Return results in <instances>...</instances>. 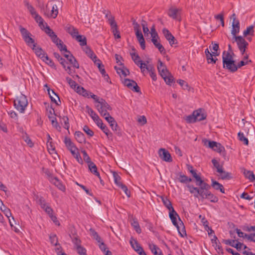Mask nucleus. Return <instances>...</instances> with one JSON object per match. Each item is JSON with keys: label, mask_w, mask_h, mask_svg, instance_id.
Wrapping results in <instances>:
<instances>
[{"label": "nucleus", "mask_w": 255, "mask_h": 255, "mask_svg": "<svg viewBox=\"0 0 255 255\" xmlns=\"http://www.w3.org/2000/svg\"><path fill=\"white\" fill-rule=\"evenodd\" d=\"M198 186L199 187H195L191 185L187 186L190 193L193 194L195 198H200L202 200L208 199L212 203H216L218 201V198L209 190L210 186L208 184L203 181Z\"/></svg>", "instance_id": "obj_1"}, {"label": "nucleus", "mask_w": 255, "mask_h": 255, "mask_svg": "<svg viewBox=\"0 0 255 255\" xmlns=\"http://www.w3.org/2000/svg\"><path fill=\"white\" fill-rule=\"evenodd\" d=\"M157 69L160 75L164 79L167 84L170 85L173 81V78L167 70L166 66L159 60L158 61Z\"/></svg>", "instance_id": "obj_2"}, {"label": "nucleus", "mask_w": 255, "mask_h": 255, "mask_svg": "<svg viewBox=\"0 0 255 255\" xmlns=\"http://www.w3.org/2000/svg\"><path fill=\"white\" fill-rule=\"evenodd\" d=\"M207 115L202 109L194 111L192 115L186 117V121L188 123H194L206 119Z\"/></svg>", "instance_id": "obj_3"}, {"label": "nucleus", "mask_w": 255, "mask_h": 255, "mask_svg": "<svg viewBox=\"0 0 255 255\" xmlns=\"http://www.w3.org/2000/svg\"><path fill=\"white\" fill-rule=\"evenodd\" d=\"M28 105V101L26 97L21 94L16 97L14 100V108L20 113H24L26 108Z\"/></svg>", "instance_id": "obj_4"}, {"label": "nucleus", "mask_w": 255, "mask_h": 255, "mask_svg": "<svg viewBox=\"0 0 255 255\" xmlns=\"http://www.w3.org/2000/svg\"><path fill=\"white\" fill-rule=\"evenodd\" d=\"M169 216L170 219L172 221V224L177 228L179 234H180L181 236L183 237V235L180 232V228H182V231L183 233L185 234V230L184 229L183 223L182 221L181 220L180 218H179V215H178L177 212L175 210H174L173 212H172V211L169 212Z\"/></svg>", "instance_id": "obj_5"}, {"label": "nucleus", "mask_w": 255, "mask_h": 255, "mask_svg": "<svg viewBox=\"0 0 255 255\" xmlns=\"http://www.w3.org/2000/svg\"><path fill=\"white\" fill-rule=\"evenodd\" d=\"M95 107L101 116L102 117L106 116L108 114H109L107 111L111 110L112 108L107 103L105 100L103 98L100 100V101L95 105Z\"/></svg>", "instance_id": "obj_6"}, {"label": "nucleus", "mask_w": 255, "mask_h": 255, "mask_svg": "<svg viewBox=\"0 0 255 255\" xmlns=\"http://www.w3.org/2000/svg\"><path fill=\"white\" fill-rule=\"evenodd\" d=\"M58 13V8L56 4L53 2H48L45 10V14L49 17L55 18Z\"/></svg>", "instance_id": "obj_7"}, {"label": "nucleus", "mask_w": 255, "mask_h": 255, "mask_svg": "<svg viewBox=\"0 0 255 255\" xmlns=\"http://www.w3.org/2000/svg\"><path fill=\"white\" fill-rule=\"evenodd\" d=\"M203 142L205 146L212 149L213 150L217 151L218 152L221 153L224 147L219 143H218L214 141H210L207 139L203 140Z\"/></svg>", "instance_id": "obj_8"}, {"label": "nucleus", "mask_w": 255, "mask_h": 255, "mask_svg": "<svg viewBox=\"0 0 255 255\" xmlns=\"http://www.w3.org/2000/svg\"><path fill=\"white\" fill-rule=\"evenodd\" d=\"M234 39L241 53L244 54L249 44L241 36H236Z\"/></svg>", "instance_id": "obj_9"}, {"label": "nucleus", "mask_w": 255, "mask_h": 255, "mask_svg": "<svg viewBox=\"0 0 255 255\" xmlns=\"http://www.w3.org/2000/svg\"><path fill=\"white\" fill-rule=\"evenodd\" d=\"M231 18L233 19V22L232 24V29L231 30V34L233 35L234 38L237 36L240 32V22L238 19L236 18V15L235 13H233L231 16Z\"/></svg>", "instance_id": "obj_10"}, {"label": "nucleus", "mask_w": 255, "mask_h": 255, "mask_svg": "<svg viewBox=\"0 0 255 255\" xmlns=\"http://www.w3.org/2000/svg\"><path fill=\"white\" fill-rule=\"evenodd\" d=\"M66 80L70 87L74 90H76L77 93L82 94V92H86V91L83 87L78 86L75 81L71 79L70 78L67 77L66 78Z\"/></svg>", "instance_id": "obj_11"}, {"label": "nucleus", "mask_w": 255, "mask_h": 255, "mask_svg": "<svg viewBox=\"0 0 255 255\" xmlns=\"http://www.w3.org/2000/svg\"><path fill=\"white\" fill-rule=\"evenodd\" d=\"M124 85L128 88L136 92H140V88L137 83L133 80L128 79H125L123 82Z\"/></svg>", "instance_id": "obj_12"}, {"label": "nucleus", "mask_w": 255, "mask_h": 255, "mask_svg": "<svg viewBox=\"0 0 255 255\" xmlns=\"http://www.w3.org/2000/svg\"><path fill=\"white\" fill-rule=\"evenodd\" d=\"M158 154L160 158L164 161L170 162L172 161L170 153L164 148L159 149Z\"/></svg>", "instance_id": "obj_13"}, {"label": "nucleus", "mask_w": 255, "mask_h": 255, "mask_svg": "<svg viewBox=\"0 0 255 255\" xmlns=\"http://www.w3.org/2000/svg\"><path fill=\"white\" fill-rule=\"evenodd\" d=\"M162 33L171 46H173V45L176 43V39L174 36L167 29L165 28H163L162 29Z\"/></svg>", "instance_id": "obj_14"}, {"label": "nucleus", "mask_w": 255, "mask_h": 255, "mask_svg": "<svg viewBox=\"0 0 255 255\" xmlns=\"http://www.w3.org/2000/svg\"><path fill=\"white\" fill-rule=\"evenodd\" d=\"M97 126L99 127L105 133L108 138H112L113 134L109 130L108 128L103 124V121L101 120L99 121L98 123L96 124Z\"/></svg>", "instance_id": "obj_15"}, {"label": "nucleus", "mask_w": 255, "mask_h": 255, "mask_svg": "<svg viewBox=\"0 0 255 255\" xmlns=\"http://www.w3.org/2000/svg\"><path fill=\"white\" fill-rule=\"evenodd\" d=\"M103 117L109 123L112 130L114 131H117L118 126L117 123L114 118L111 116L109 114Z\"/></svg>", "instance_id": "obj_16"}, {"label": "nucleus", "mask_w": 255, "mask_h": 255, "mask_svg": "<svg viewBox=\"0 0 255 255\" xmlns=\"http://www.w3.org/2000/svg\"><path fill=\"white\" fill-rule=\"evenodd\" d=\"M65 52L66 53L64 54V57L67 59L69 62L72 64L74 67L79 68V65L74 57L67 50V51Z\"/></svg>", "instance_id": "obj_17"}, {"label": "nucleus", "mask_w": 255, "mask_h": 255, "mask_svg": "<svg viewBox=\"0 0 255 255\" xmlns=\"http://www.w3.org/2000/svg\"><path fill=\"white\" fill-rule=\"evenodd\" d=\"M51 40L52 42L56 45L58 49L61 51H67V48L65 44H63V42L60 39L57 35L55 36Z\"/></svg>", "instance_id": "obj_18"}, {"label": "nucleus", "mask_w": 255, "mask_h": 255, "mask_svg": "<svg viewBox=\"0 0 255 255\" xmlns=\"http://www.w3.org/2000/svg\"><path fill=\"white\" fill-rule=\"evenodd\" d=\"M224 68H225L229 70L230 71L234 72L238 70V67L235 63V61L233 60L225 61L223 63Z\"/></svg>", "instance_id": "obj_19"}, {"label": "nucleus", "mask_w": 255, "mask_h": 255, "mask_svg": "<svg viewBox=\"0 0 255 255\" xmlns=\"http://www.w3.org/2000/svg\"><path fill=\"white\" fill-rule=\"evenodd\" d=\"M181 9L175 7H171L168 11V15L173 19H177L180 15Z\"/></svg>", "instance_id": "obj_20"}, {"label": "nucleus", "mask_w": 255, "mask_h": 255, "mask_svg": "<svg viewBox=\"0 0 255 255\" xmlns=\"http://www.w3.org/2000/svg\"><path fill=\"white\" fill-rule=\"evenodd\" d=\"M188 169L189 172L191 173L193 177L195 178L196 180V185H198L202 183L204 181L201 179L200 175H198L196 173V170L193 169V168L192 166L189 165L188 167Z\"/></svg>", "instance_id": "obj_21"}, {"label": "nucleus", "mask_w": 255, "mask_h": 255, "mask_svg": "<svg viewBox=\"0 0 255 255\" xmlns=\"http://www.w3.org/2000/svg\"><path fill=\"white\" fill-rule=\"evenodd\" d=\"M86 112L88 113L89 116L96 124L98 123L99 121L101 120L98 115L89 106H86Z\"/></svg>", "instance_id": "obj_22"}, {"label": "nucleus", "mask_w": 255, "mask_h": 255, "mask_svg": "<svg viewBox=\"0 0 255 255\" xmlns=\"http://www.w3.org/2000/svg\"><path fill=\"white\" fill-rule=\"evenodd\" d=\"M50 182L56 186L59 190L65 191V187L62 182L55 177H52L50 179Z\"/></svg>", "instance_id": "obj_23"}, {"label": "nucleus", "mask_w": 255, "mask_h": 255, "mask_svg": "<svg viewBox=\"0 0 255 255\" xmlns=\"http://www.w3.org/2000/svg\"><path fill=\"white\" fill-rule=\"evenodd\" d=\"M44 86L47 88V91H48V94L49 95L51 101L54 102L57 105H58L56 99V98H57L58 101H60V99L58 95L53 90H51L47 84H45Z\"/></svg>", "instance_id": "obj_24"}, {"label": "nucleus", "mask_w": 255, "mask_h": 255, "mask_svg": "<svg viewBox=\"0 0 255 255\" xmlns=\"http://www.w3.org/2000/svg\"><path fill=\"white\" fill-rule=\"evenodd\" d=\"M66 31L69 33L73 38L78 34V31L77 28L70 24H67L65 27Z\"/></svg>", "instance_id": "obj_25"}, {"label": "nucleus", "mask_w": 255, "mask_h": 255, "mask_svg": "<svg viewBox=\"0 0 255 255\" xmlns=\"http://www.w3.org/2000/svg\"><path fill=\"white\" fill-rule=\"evenodd\" d=\"M84 46V47H83V50L88 57H89L93 61H94L97 58L93 51L88 46H87V45Z\"/></svg>", "instance_id": "obj_26"}, {"label": "nucleus", "mask_w": 255, "mask_h": 255, "mask_svg": "<svg viewBox=\"0 0 255 255\" xmlns=\"http://www.w3.org/2000/svg\"><path fill=\"white\" fill-rule=\"evenodd\" d=\"M64 142L66 146L69 150H72L76 149L77 147L75 144L72 141L71 139L68 137H65L64 138Z\"/></svg>", "instance_id": "obj_27"}, {"label": "nucleus", "mask_w": 255, "mask_h": 255, "mask_svg": "<svg viewBox=\"0 0 255 255\" xmlns=\"http://www.w3.org/2000/svg\"><path fill=\"white\" fill-rule=\"evenodd\" d=\"M161 200L164 205L167 208L169 211L173 212L174 209L172 207L170 201L166 197H161Z\"/></svg>", "instance_id": "obj_28"}, {"label": "nucleus", "mask_w": 255, "mask_h": 255, "mask_svg": "<svg viewBox=\"0 0 255 255\" xmlns=\"http://www.w3.org/2000/svg\"><path fill=\"white\" fill-rule=\"evenodd\" d=\"M32 49L34 51L36 55L42 60L47 55L45 52L40 47H36L35 46L34 48L32 47Z\"/></svg>", "instance_id": "obj_29"}, {"label": "nucleus", "mask_w": 255, "mask_h": 255, "mask_svg": "<svg viewBox=\"0 0 255 255\" xmlns=\"http://www.w3.org/2000/svg\"><path fill=\"white\" fill-rule=\"evenodd\" d=\"M115 69L120 76L123 75L124 77H126L129 74L128 70L124 66H123L122 67H117V66H115Z\"/></svg>", "instance_id": "obj_30"}, {"label": "nucleus", "mask_w": 255, "mask_h": 255, "mask_svg": "<svg viewBox=\"0 0 255 255\" xmlns=\"http://www.w3.org/2000/svg\"><path fill=\"white\" fill-rule=\"evenodd\" d=\"M103 13L105 14V17L108 19L110 26L117 23L115 20L114 16L112 15L110 11L105 10Z\"/></svg>", "instance_id": "obj_31"}, {"label": "nucleus", "mask_w": 255, "mask_h": 255, "mask_svg": "<svg viewBox=\"0 0 255 255\" xmlns=\"http://www.w3.org/2000/svg\"><path fill=\"white\" fill-rule=\"evenodd\" d=\"M88 167L90 171L101 179V176L100 173L97 171V168L96 164L94 162H92L88 164Z\"/></svg>", "instance_id": "obj_32"}, {"label": "nucleus", "mask_w": 255, "mask_h": 255, "mask_svg": "<svg viewBox=\"0 0 255 255\" xmlns=\"http://www.w3.org/2000/svg\"><path fill=\"white\" fill-rule=\"evenodd\" d=\"M211 185L215 190H219L221 193H225V189L223 186L218 182L212 179Z\"/></svg>", "instance_id": "obj_33"}, {"label": "nucleus", "mask_w": 255, "mask_h": 255, "mask_svg": "<svg viewBox=\"0 0 255 255\" xmlns=\"http://www.w3.org/2000/svg\"><path fill=\"white\" fill-rule=\"evenodd\" d=\"M24 4L25 6L26 7V8H27V9L28 10L32 17H34L35 15L38 14L34 7L32 5H31L28 1L24 0Z\"/></svg>", "instance_id": "obj_34"}, {"label": "nucleus", "mask_w": 255, "mask_h": 255, "mask_svg": "<svg viewBox=\"0 0 255 255\" xmlns=\"http://www.w3.org/2000/svg\"><path fill=\"white\" fill-rule=\"evenodd\" d=\"M74 38L80 43L81 46H84L87 45V39L85 36L78 34Z\"/></svg>", "instance_id": "obj_35"}, {"label": "nucleus", "mask_w": 255, "mask_h": 255, "mask_svg": "<svg viewBox=\"0 0 255 255\" xmlns=\"http://www.w3.org/2000/svg\"><path fill=\"white\" fill-rule=\"evenodd\" d=\"M178 180L182 183H187L192 181V179L191 178H189L187 176L182 174V173H179L178 174Z\"/></svg>", "instance_id": "obj_36"}, {"label": "nucleus", "mask_w": 255, "mask_h": 255, "mask_svg": "<svg viewBox=\"0 0 255 255\" xmlns=\"http://www.w3.org/2000/svg\"><path fill=\"white\" fill-rule=\"evenodd\" d=\"M157 37H154L153 36V38L151 39V41L154 46L158 48L159 51L162 53L163 52H165V49L164 47L157 41Z\"/></svg>", "instance_id": "obj_37"}, {"label": "nucleus", "mask_w": 255, "mask_h": 255, "mask_svg": "<svg viewBox=\"0 0 255 255\" xmlns=\"http://www.w3.org/2000/svg\"><path fill=\"white\" fill-rule=\"evenodd\" d=\"M75 137L77 141L79 143H83L85 141V135L81 131H76L75 133Z\"/></svg>", "instance_id": "obj_38"}, {"label": "nucleus", "mask_w": 255, "mask_h": 255, "mask_svg": "<svg viewBox=\"0 0 255 255\" xmlns=\"http://www.w3.org/2000/svg\"><path fill=\"white\" fill-rule=\"evenodd\" d=\"M111 30L115 38H120L121 35L117 23L111 25Z\"/></svg>", "instance_id": "obj_39"}, {"label": "nucleus", "mask_w": 255, "mask_h": 255, "mask_svg": "<svg viewBox=\"0 0 255 255\" xmlns=\"http://www.w3.org/2000/svg\"><path fill=\"white\" fill-rule=\"evenodd\" d=\"M90 234L91 237L95 239L98 243H101L102 241L100 236L98 235V233L95 231L93 229L91 228L89 230Z\"/></svg>", "instance_id": "obj_40"}, {"label": "nucleus", "mask_w": 255, "mask_h": 255, "mask_svg": "<svg viewBox=\"0 0 255 255\" xmlns=\"http://www.w3.org/2000/svg\"><path fill=\"white\" fill-rule=\"evenodd\" d=\"M94 63L97 65L99 71H100L102 75H104L106 73V71L104 68V66L101 63L100 60L97 58L93 61Z\"/></svg>", "instance_id": "obj_41"}, {"label": "nucleus", "mask_w": 255, "mask_h": 255, "mask_svg": "<svg viewBox=\"0 0 255 255\" xmlns=\"http://www.w3.org/2000/svg\"><path fill=\"white\" fill-rule=\"evenodd\" d=\"M81 94H82L84 96H87L88 97V98H92L95 101L96 104H97L102 99L98 97L97 95H94L92 93H90L89 94H88L87 91L86 92H82Z\"/></svg>", "instance_id": "obj_42"}, {"label": "nucleus", "mask_w": 255, "mask_h": 255, "mask_svg": "<svg viewBox=\"0 0 255 255\" xmlns=\"http://www.w3.org/2000/svg\"><path fill=\"white\" fill-rule=\"evenodd\" d=\"M44 29L45 32L50 37L51 39L57 35L46 23H45V27Z\"/></svg>", "instance_id": "obj_43"}, {"label": "nucleus", "mask_w": 255, "mask_h": 255, "mask_svg": "<svg viewBox=\"0 0 255 255\" xmlns=\"http://www.w3.org/2000/svg\"><path fill=\"white\" fill-rule=\"evenodd\" d=\"M49 239L52 245L56 246L57 247H59V246H60V244H58V238L55 234H50L49 236Z\"/></svg>", "instance_id": "obj_44"}, {"label": "nucleus", "mask_w": 255, "mask_h": 255, "mask_svg": "<svg viewBox=\"0 0 255 255\" xmlns=\"http://www.w3.org/2000/svg\"><path fill=\"white\" fill-rule=\"evenodd\" d=\"M244 174L245 177L249 179L250 181H254L255 180V176L253 173V171L247 170L246 169L244 170Z\"/></svg>", "instance_id": "obj_45"}, {"label": "nucleus", "mask_w": 255, "mask_h": 255, "mask_svg": "<svg viewBox=\"0 0 255 255\" xmlns=\"http://www.w3.org/2000/svg\"><path fill=\"white\" fill-rule=\"evenodd\" d=\"M33 17L34 18L35 20L39 23V25L41 29L45 28V24L43 23V19L41 16H40L38 14H37Z\"/></svg>", "instance_id": "obj_46"}, {"label": "nucleus", "mask_w": 255, "mask_h": 255, "mask_svg": "<svg viewBox=\"0 0 255 255\" xmlns=\"http://www.w3.org/2000/svg\"><path fill=\"white\" fill-rule=\"evenodd\" d=\"M130 55L134 63L137 65H139V63L140 62L141 60L140 59L138 54L135 52H130Z\"/></svg>", "instance_id": "obj_47"}, {"label": "nucleus", "mask_w": 255, "mask_h": 255, "mask_svg": "<svg viewBox=\"0 0 255 255\" xmlns=\"http://www.w3.org/2000/svg\"><path fill=\"white\" fill-rule=\"evenodd\" d=\"M254 26L252 25L248 27H247V29L244 30L243 32V35L244 36H246L248 35H254Z\"/></svg>", "instance_id": "obj_48"}, {"label": "nucleus", "mask_w": 255, "mask_h": 255, "mask_svg": "<svg viewBox=\"0 0 255 255\" xmlns=\"http://www.w3.org/2000/svg\"><path fill=\"white\" fill-rule=\"evenodd\" d=\"M222 179H230L231 178V174L224 170L223 168L218 172Z\"/></svg>", "instance_id": "obj_49"}, {"label": "nucleus", "mask_w": 255, "mask_h": 255, "mask_svg": "<svg viewBox=\"0 0 255 255\" xmlns=\"http://www.w3.org/2000/svg\"><path fill=\"white\" fill-rule=\"evenodd\" d=\"M238 136L239 139L240 141L243 142L245 145H248V144H249L248 139L245 136L244 133L243 132H239L238 134Z\"/></svg>", "instance_id": "obj_50"}, {"label": "nucleus", "mask_w": 255, "mask_h": 255, "mask_svg": "<svg viewBox=\"0 0 255 255\" xmlns=\"http://www.w3.org/2000/svg\"><path fill=\"white\" fill-rule=\"evenodd\" d=\"M212 46H210V49L211 50H213L212 53L214 54V57L218 56L219 55V53L218 52V50L219 49V45L217 43H212Z\"/></svg>", "instance_id": "obj_51"}, {"label": "nucleus", "mask_w": 255, "mask_h": 255, "mask_svg": "<svg viewBox=\"0 0 255 255\" xmlns=\"http://www.w3.org/2000/svg\"><path fill=\"white\" fill-rule=\"evenodd\" d=\"M147 71L149 72L150 76L153 81H155L157 80L156 75L155 73V69L152 66L147 68Z\"/></svg>", "instance_id": "obj_52"}, {"label": "nucleus", "mask_w": 255, "mask_h": 255, "mask_svg": "<svg viewBox=\"0 0 255 255\" xmlns=\"http://www.w3.org/2000/svg\"><path fill=\"white\" fill-rule=\"evenodd\" d=\"M129 243L131 246V247L134 249V250L136 252L137 249H138L139 247H141L140 245L137 243L136 240L133 239L132 238H131Z\"/></svg>", "instance_id": "obj_53"}, {"label": "nucleus", "mask_w": 255, "mask_h": 255, "mask_svg": "<svg viewBox=\"0 0 255 255\" xmlns=\"http://www.w3.org/2000/svg\"><path fill=\"white\" fill-rule=\"evenodd\" d=\"M24 40L28 46L32 47V48H34V47H35L36 44L34 43V40L30 37V35L27 36L26 39H24Z\"/></svg>", "instance_id": "obj_54"}, {"label": "nucleus", "mask_w": 255, "mask_h": 255, "mask_svg": "<svg viewBox=\"0 0 255 255\" xmlns=\"http://www.w3.org/2000/svg\"><path fill=\"white\" fill-rule=\"evenodd\" d=\"M139 67L141 72L144 74V72L145 70H147V68L149 67H152V65H147L145 63H143L142 61H141L139 63V65H137Z\"/></svg>", "instance_id": "obj_55"}, {"label": "nucleus", "mask_w": 255, "mask_h": 255, "mask_svg": "<svg viewBox=\"0 0 255 255\" xmlns=\"http://www.w3.org/2000/svg\"><path fill=\"white\" fill-rule=\"evenodd\" d=\"M233 60V57L232 55L229 52H226V51H224L223 53V63H224L225 61H228Z\"/></svg>", "instance_id": "obj_56"}, {"label": "nucleus", "mask_w": 255, "mask_h": 255, "mask_svg": "<svg viewBox=\"0 0 255 255\" xmlns=\"http://www.w3.org/2000/svg\"><path fill=\"white\" fill-rule=\"evenodd\" d=\"M113 176L115 183L118 187H120L121 186V184H123V183L121 181V177L116 172H114Z\"/></svg>", "instance_id": "obj_57"}, {"label": "nucleus", "mask_w": 255, "mask_h": 255, "mask_svg": "<svg viewBox=\"0 0 255 255\" xmlns=\"http://www.w3.org/2000/svg\"><path fill=\"white\" fill-rule=\"evenodd\" d=\"M79 255H87V251L85 248L82 246H78L75 248Z\"/></svg>", "instance_id": "obj_58"}, {"label": "nucleus", "mask_w": 255, "mask_h": 255, "mask_svg": "<svg viewBox=\"0 0 255 255\" xmlns=\"http://www.w3.org/2000/svg\"><path fill=\"white\" fill-rule=\"evenodd\" d=\"M206 56L208 63H215L217 60V58H214L213 57V56H214V54L213 53H210L208 55H206Z\"/></svg>", "instance_id": "obj_59"}, {"label": "nucleus", "mask_w": 255, "mask_h": 255, "mask_svg": "<svg viewBox=\"0 0 255 255\" xmlns=\"http://www.w3.org/2000/svg\"><path fill=\"white\" fill-rule=\"evenodd\" d=\"M212 162L214 165V167L217 169V171L219 172L220 170H222L223 168L222 165H220L219 162L215 159L212 160Z\"/></svg>", "instance_id": "obj_60"}, {"label": "nucleus", "mask_w": 255, "mask_h": 255, "mask_svg": "<svg viewBox=\"0 0 255 255\" xmlns=\"http://www.w3.org/2000/svg\"><path fill=\"white\" fill-rule=\"evenodd\" d=\"M20 31L23 39H26L27 36H29L30 35V33L23 27H20Z\"/></svg>", "instance_id": "obj_61"}, {"label": "nucleus", "mask_w": 255, "mask_h": 255, "mask_svg": "<svg viewBox=\"0 0 255 255\" xmlns=\"http://www.w3.org/2000/svg\"><path fill=\"white\" fill-rule=\"evenodd\" d=\"M42 60L45 62L46 64H47L48 65H49L50 66L52 67H55V65L54 63V62H53V61L50 59L48 56H47V55L44 57V58H43L42 59Z\"/></svg>", "instance_id": "obj_62"}, {"label": "nucleus", "mask_w": 255, "mask_h": 255, "mask_svg": "<svg viewBox=\"0 0 255 255\" xmlns=\"http://www.w3.org/2000/svg\"><path fill=\"white\" fill-rule=\"evenodd\" d=\"M47 149L50 153H53L55 152V147L53 145V143L51 141H47Z\"/></svg>", "instance_id": "obj_63"}, {"label": "nucleus", "mask_w": 255, "mask_h": 255, "mask_svg": "<svg viewBox=\"0 0 255 255\" xmlns=\"http://www.w3.org/2000/svg\"><path fill=\"white\" fill-rule=\"evenodd\" d=\"M132 227L134 228L135 231L138 233L140 234L141 232V230L140 228L139 225L137 221H134L131 224Z\"/></svg>", "instance_id": "obj_64"}]
</instances>
